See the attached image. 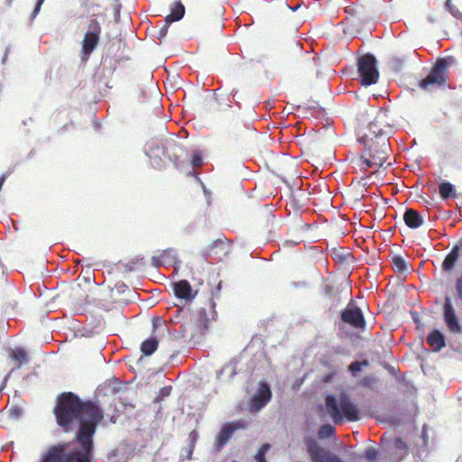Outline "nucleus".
Masks as SVG:
<instances>
[{"label": "nucleus", "mask_w": 462, "mask_h": 462, "mask_svg": "<svg viewBox=\"0 0 462 462\" xmlns=\"http://www.w3.org/2000/svg\"><path fill=\"white\" fill-rule=\"evenodd\" d=\"M102 27L100 23L96 18L88 21V30L84 34L81 48V59L88 60L96 47L100 42V35Z\"/></svg>", "instance_id": "5"}, {"label": "nucleus", "mask_w": 462, "mask_h": 462, "mask_svg": "<svg viewBox=\"0 0 462 462\" xmlns=\"http://www.w3.org/2000/svg\"><path fill=\"white\" fill-rule=\"evenodd\" d=\"M152 265L155 267H159L162 264L161 259L158 256H152Z\"/></svg>", "instance_id": "37"}, {"label": "nucleus", "mask_w": 462, "mask_h": 462, "mask_svg": "<svg viewBox=\"0 0 462 462\" xmlns=\"http://www.w3.org/2000/svg\"><path fill=\"white\" fill-rule=\"evenodd\" d=\"M174 295L179 300L189 302L196 298L198 291L192 289L187 280H180L172 283Z\"/></svg>", "instance_id": "13"}, {"label": "nucleus", "mask_w": 462, "mask_h": 462, "mask_svg": "<svg viewBox=\"0 0 462 462\" xmlns=\"http://www.w3.org/2000/svg\"><path fill=\"white\" fill-rule=\"evenodd\" d=\"M364 146V152L357 165L361 170L367 171L370 168H379L386 162L389 152V142L383 136L381 140H359Z\"/></svg>", "instance_id": "3"}, {"label": "nucleus", "mask_w": 462, "mask_h": 462, "mask_svg": "<svg viewBox=\"0 0 462 462\" xmlns=\"http://www.w3.org/2000/svg\"><path fill=\"white\" fill-rule=\"evenodd\" d=\"M235 431V428H233L230 424L226 425L218 433L216 439V447L217 448H222L226 442L230 439L233 432Z\"/></svg>", "instance_id": "20"}, {"label": "nucleus", "mask_w": 462, "mask_h": 462, "mask_svg": "<svg viewBox=\"0 0 462 462\" xmlns=\"http://www.w3.org/2000/svg\"><path fill=\"white\" fill-rule=\"evenodd\" d=\"M357 71L363 86H370L378 81L379 71L376 68V59L372 54L367 53L358 59Z\"/></svg>", "instance_id": "6"}, {"label": "nucleus", "mask_w": 462, "mask_h": 462, "mask_svg": "<svg viewBox=\"0 0 462 462\" xmlns=\"http://www.w3.org/2000/svg\"><path fill=\"white\" fill-rule=\"evenodd\" d=\"M439 190L441 198L443 199H447L449 198H456V190L454 189V186L449 182H443L439 186Z\"/></svg>", "instance_id": "23"}, {"label": "nucleus", "mask_w": 462, "mask_h": 462, "mask_svg": "<svg viewBox=\"0 0 462 462\" xmlns=\"http://www.w3.org/2000/svg\"><path fill=\"white\" fill-rule=\"evenodd\" d=\"M170 25H171V23H168L164 22V24L162 26V28L160 29V31L158 32V39L159 40H162V38H164L166 36Z\"/></svg>", "instance_id": "34"}, {"label": "nucleus", "mask_w": 462, "mask_h": 462, "mask_svg": "<svg viewBox=\"0 0 462 462\" xmlns=\"http://www.w3.org/2000/svg\"><path fill=\"white\" fill-rule=\"evenodd\" d=\"M270 445L269 444H263L262 447L258 449L257 453L255 454L254 457L257 462H266L265 461V453L267 450H269Z\"/></svg>", "instance_id": "28"}, {"label": "nucleus", "mask_w": 462, "mask_h": 462, "mask_svg": "<svg viewBox=\"0 0 462 462\" xmlns=\"http://www.w3.org/2000/svg\"><path fill=\"white\" fill-rule=\"evenodd\" d=\"M393 267L397 272H403L406 270L405 260L400 255H394L392 258Z\"/></svg>", "instance_id": "26"}, {"label": "nucleus", "mask_w": 462, "mask_h": 462, "mask_svg": "<svg viewBox=\"0 0 462 462\" xmlns=\"http://www.w3.org/2000/svg\"><path fill=\"white\" fill-rule=\"evenodd\" d=\"M90 456L87 453H67L66 445H58L48 450L43 462H90Z\"/></svg>", "instance_id": "7"}, {"label": "nucleus", "mask_w": 462, "mask_h": 462, "mask_svg": "<svg viewBox=\"0 0 462 462\" xmlns=\"http://www.w3.org/2000/svg\"><path fill=\"white\" fill-rule=\"evenodd\" d=\"M215 302L211 298L208 300L207 308L202 307L196 310L191 318L195 319V321L199 324H204L205 328L208 329V323L210 320L215 319L217 317V312L215 310Z\"/></svg>", "instance_id": "14"}, {"label": "nucleus", "mask_w": 462, "mask_h": 462, "mask_svg": "<svg viewBox=\"0 0 462 462\" xmlns=\"http://www.w3.org/2000/svg\"><path fill=\"white\" fill-rule=\"evenodd\" d=\"M13 1H14V0H6L7 5H12V3H13Z\"/></svg>", "instance_id": "41"}, {"label": "nucleus", "mask_w": 462, "mask_h": 462, "mask_svg": "<svg viewBox=\"0 0 462 462\" xmlns=\"http://www.w3.org/2000/svg\"><path fill=\"white\" fill-rule=\"evenodd\" d=\"M57 423L69 430L74 422H79L77 440L81 449H72L68 453L91 455L93 436L98 423L104 418L103 411L91 401L81 402L79 397L71 392L60 393L57 397L54 407Z\"/></svg>", "instance_id": "1"}, {"label": "nucleus", "mask_w": 462, "mask_h": 462, "mask_svg": "<svg viewBox=\"0 0 462 462\" xmlns=\"http://www.w3.org/2000/svg\"><path fill=\"white\" fill-rule=\"evenodd\" d=\"M197 435L198 434L194 430L190 433L189 437H190L192 441L196 440Z\"/></svg>", "instance_id": "40"}, {"label": "nucleus", "mask_w": 462, "mask_h": 462, "mask_svg": "<svg viewBox=\"0 0 462 462\" xmlns=\"http://www.w3.org/2000/svg\"><path fill=\"white\" fill-rule=\"evenodd\" d=\"M355 11H356V9L353 6H347L346 8V12L348 13V14H354Z\"/></svg>", "instance_id": "39"}, {"label": "nucleus", "mask_w": 462, "mask_h": 462, "mask_svg": "<svg viewBox=\"0 0 462 462\" xmlns=\"http://www.w3.org/2000/svg\"><path fill=\"white\" fill-rule=\"evenodd\" d=\"M325 408L335 424H341L344 420L347 421H357L359 420V409L350 396L341 393L338 397L334 394L327 395Z\"/></svg>", "instance_id": "2"}, {"label": "nucleus", "mask_w": 462, "mask_h": 462, "mask_svg": "<svg viewBox=\"0 0 462 462\" xmlns=\"http://www.w3.org/2000/svg\"><path fill=\"white\" fill-rule=\"evenodd\" d=\"M10 356L14 361L16 368H20L28 360L27 353L23 348L12 350Z\"/></svg>", "instance_id": "22"}, {"label": "nucleus", "mask_w": 462, "mask_h": 462, "mask_svg": "<svg viewBox=\"0 0 462 462\" xmlns=\"http://www.w3.org/2000/svg\"><path fill=\"white\" fill-rule=\"evenodd\" d=\"M375 381H376V379L374 376H371V375L364 376L360 380L359 384L362 386L368 387V386H372L375 383Z\"/></svg>", "instance_id": "32"}, {"label": "nucleus", "mask_w": 462, "mask_h": 462, "mask_svg": "<svg viewBox=\"0 0 462 462\" xmlns=\"http://www.w3.org/2000/svg\"><path fill=\"white\" fill-rule=\"evenodd\" d=\"M44 1H45V0H37V3H36V5H35V7H34V9H33V11H32V14H33V15H36V14L40 12L41 7H42V4H43V2H44Z\"/></svg>", "instance_id": "36"}, {"label": "nucleus", "mask_w": 462, "mask_h": 462, "mask_svg": "<svg viewBox=\"0 0 462 462\" xmlns=\"http://www.w3.org/2000/svg\"><path fill=\"white\" fill-rule=\"evenodd\" d=\"M456 291L457 297L462 300V275L457 279Z\"/></svg>", "instance_id": "35"}, {"label": "nucleus", "mask_w": 462, "mask_h": 462, "mask_svg": "<svg viewBox=\"0 0 462 462\" xmlns=\"http://www.w3.org/2000/svg\"><path fill=\"white\" fill-rule=\"evenodd\" d=\"M185 14V7L182 3L179 0L174 2L173 5L171 8V14H168L164 22L168 23H171L173 22H177L180 20Z\"/></svg>", "instance_id": "17"}, {"label": "nucleus", "mask_w": 462, "mask_h": 462, "mask_svg": "<svg viewBox=\"0 0 462 462\" xmlns=\"http://www.w3.org/2000/svg\"><path fill=\"white\" fill-rule=\"evenodd\" d=\"M443 319L449 331L453 333H459L461 331V327L453 308L451 299L448 296L445 297Z\"/></svg>", "instance_id": "12"}, {"label": "nucleus", "mask_w": 462, "mask_h": 462, "mask_svg": "<svg viewBox=\"0 0 462 462\" xmlns=\"http://www.w3.org/2000/svg\"><path fill=\"white\" fill-rule=\"evenodd\" d=\"M393 447H394V448L403 451L404 453H406L408 450V447H407L406 443L401 438L394 439Z\"/></svg>", "instance_id": "30"}, {"label": "nucleus", "mask_w": 462, "mask_h": 462, "mask_svg": "<svg viewBox=\"0 0 462 462\" xmlns=\"http://www.w3.org/2000/svg\"><path fill=\"white\" fill-rule=\"evenodd\" d=\"M171 390H172L171 386H164V387H162L159 391V393H158V394H157V396L155 398V401L156 402L162 401L165 397H167V396H169L171 394Z\"/></svg>", "instance_id": "29"}, {"label": "nucleus", "mask_w": 462, "mask_h": 462, "mask_svg": "<svg viewBox=\"0 0 462 462\" xmlns=\"http://www.w3.org/2000/svg\"><path fill=\"white\" fill-rule=\"evenodd\" d=\"M336 430L335 428L330 424H323L318 432V436L319 439H328L331 438L335 435Z\"/></svg>", "instance_id": "24"}, {"label": "nucleus", "mask_w": 462, "mask_h": 462, "mask_svg": "<svg viewBox=\"0 0 462 462\" xmlns=\"http://www.w3.org/2000/svg\"><path fill=\"white\" fill-rule=\"evenodd\" d=\"M447 63L441 60L430 69L429 74L420 81L419 87L424 90L442 87L446 82Z\"/></svg>", "instance_id": "8"}, {"label": "nucleus", "mask_w": 462, "mask_h": 462, "mask_svg": "<svg viewBox=\"0 0 462 462\" xmlns=\"http://www.w3.org/2000/svg\"><path fill=\"white\" fill-rule=\"evenodd\" d=\"M299 7H300V5H298V6H296V7L291 8V10H292V11H296Z\"/></svg>", "instance_id": "42"}, {"label": "nucleus", "mask_w": 462, "mask_h": 462, "mask_svg": "<svg viewBox=\"0 0 462 462\" xmlns=\"http://www.w3.org/2000/svg\"><path fill=\"white\" fill-rule=\"evenodd\" d=\"M369 365L368 360H363V361H355L352 362L349 366L348 370L352 374L353 376H356L358 372L362 370L363 367H366Z\"/></svg>", "instance_id": "25"}, {"label": "nucleus", "mask_w": 462, "mask_h": 462, "mask_svg": "<svg viewBox=\"0 0 462 462\" xmlns=\"http://www.w3.org/2000/svg\"><path fill=\"white\" fill-rule=\"evenodd\" d=\"M227 253L226 239L225 237L217 238L210 245L204 247L201 251L203 258L208 259L212 256L221 257Z\"/></svg>", "instance_id": "15"}, {"label": "nucleus", "mask_w": 462, "mask_h": 462, "mask_svg": "<svg viewBox=\"0 0 462 462\" xmlns=\"http://www.w3.org/2000/svg\"><path fill=\"white\" fill-rule=\"evenodd\" d=\"M180 328L182 337H189V340L193 341L194 344H196L207 331L204 324L197 323L191 317L180 326Z\"/></svg>", "instance_id": "11"}, {"label": "nucleus", "mask_w": 462, "mask_h": 462, "mask_svg": "<svg viewBox=\"0 0 462 462\" xmlns=\"http://www.w3.org/2000/svg\"><path fill=\"white\" fill-rule=\"evenodd\" d=\"M272 395L270 386L266 383H261L255 394L250 399L249 411H259L271 401Z\"/></svg>", "instance_id": "10"}, {"label": "nucleus", "mask_w": 462, "mask_h": 462, "mask_svg": "<svg viewBox=\"0 0 462 462\" xmlns=\"http://www.w3.org/2000/svg\"><path fill=\"white\" fill-rule=\"evenodd\" d=\"M340 319L344 323L357 329H364L366 325V321L361 309L353 301H350L341 311Z\"/></svg>", "instance_id": "9"}, {"label": "nucleus", "mask_w": 462, "mask_h": 462, "mask_svg": "<svg viewBox=\"0 0 462 462\" xmlns=\"http://www.w3.org/2000/svg\"><path fill=\"white\" fill-rule=\"evenodd\" d=\"M158 346V339L156 337H150L141 344V351L145 356H151L157 350Z\"/></svg>", "instance_id": "21"}, {"label": "nucleus", "mask_w": 462, "mask_h": 462, "mask_svg": "<svg viewBox=\"0 0 462 462\" xmlns=\"http://www.w3.org/2000/svg\"><path fill=\"white\" fill-rule=\"evenodd\" d=\"M403 219L405 224L412 229L420 227L423 224L421 216L414 209L408 208L404 215Z\"/></svg>", "instance_id": "16"}, {"label": "nucleus", "mask_w": 462, "mask_h": 462, "mask_svg": "<svg viewBox=\"0 0 462 462\" xmlns=\"http://www.w3.org/2000/svg\"><path fill=\"white\" fill-rule=\"evenodd\" d=\"M366 460L374 462L377 457V451L374 448H366L364 454Z\"/></svg>", "instance_id": "31"}, {"label": "nucleus", "mask_w": 462, "mask_h": 462, "mask_svg": "<svg viewBox=\"0 0 462 462\" xmlns=\"http://www.w3.org/2000/svg\"><path fill=\"white\" fill-rule=\"evenodd\" d=\"M427 343L435 351H439L445 346V338L439 330H433L428 336Z\"/></svg>", "instance_id": "19"}, {"label": "nucleus", "mask_w": 462, "mask_h": 462, "mask_svg": "<svg viewBox=\"0 0 462 462\" xmlns=\"http://www.w3.org/2000/svg\"><path fill=\"white\" fill-rule=\"evenodd\" d=\"M167 151L173 152L174 159H172V161L175 163H178L179 157H180L179 153L182 152V147L180 144H178L176 142H172V143H169V145L167 146ZM169 157L171 160V155H169Z\"/></svg>", "instance_id": "27"}, {"label": "nucleus", "mask_w": 462, "mask_h": 462, "mask_svg": "<svg viewBox=\"0 0 462 462\" xmlns=\"http://www.w3.org/2000/svg\"><path fill=\"white\" fill-rule=\"evenodd\" d=\"M393 134V127L388 122V116L384 112L378 113L366 127L359 140H381L383 136L389 142V136Z\"/></svg>", "instance_id": "4"}, {"label": "nucleus", "mask_w": 462, "mask_h": 462, "mask_svg": "<svg viewBox=\"0 0 462 462\" xmlns=\"http://www.w3.org/2000/svg\"><path fill=\"white\" fill-rule=\"evenodd\" d=\"M203 163V160L200 154L193 153L191 158V164L193 167H201Z\"/></svg>", "instance_id": "33"}, {"label": "nucleus", "mask_w": 462, "mask_h": 462, "mask_svg": "<svg viewBox=\"0 0 462 462\" xmlns=\"http://www.w3.org/2000/svg\"><path fill=\"white\" fill-rule=\"evenodd\" d=\"M459 257V247L454 246L448 254L442 263V268L446 272H450L455 267Z\"/></svg>", "instance_id": "18"}, {"label": "nucleus", "mask_w": 462, "mask_h": 462, "mask_svg": "<svg viewBox=\"0 0 462 462\" xmlns=\"http://www.w3.org/2000/svg\"><path fill=\"white\" fill-rule=\"evenodd\" d=\"M137 263H138V260L131 262L129 264H127L128 269L130 271H134Z\"/></svg>", "instance_id": "38"}]
</instances>
